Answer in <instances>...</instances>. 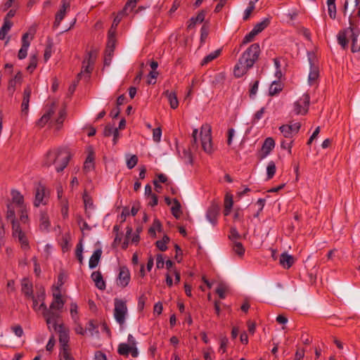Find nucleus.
<instances>
[{
	"instance_id": "obj_13",
	"label": "nucleus",
	"mask_w": 360,
	"mask_h": 360,
	"mask_svg": "<svg viewBox=\"0 0 360 360\" xmlns=\"http://www.w3.org/2000/svg\"><path fill=\"white\" fill-rule=\"evenodd\" d=\"M275 147V141L273 138H266L262 146L261 153L259 155V159L265 158Z\"/></svg>"
},
{
	"instance_id": "obj_16",
	"label": "nucleus",
	"mask_w": 360,
	"mask_h": 360,
	"mask_svg": "<svg viewBox=\"0 0 360 360\" xmlns=\"http://www.w3.org/2000/svg\"><path fill=\"white\" fill-rule=\"evenodd\" d=\"M91 278L95 283V285L96 288H98L99 290H103L105 289V282L103 280L102 274L99 271H94L91 275Z\"/></svg>"
},
{
	"instance_id": "obj_58",
	"label": "nucleus",
	"mask_w": 360,
	"mask_h": 360,
	"mask_svg": "<svg viewBox=\"0 0 360 360\" xmlns=\"http://www.w3.org/2000/svg\"><path fill=\"white\" fill-rule=\"evenodd\" d=\"M147 300V297L145 295H141L139 297L138 300V309L139 311H142L144 309L146 302Z\"/></svg>"
},
{
	"instance_id": "obj_25",
	"label": "nucleus",
	"mask_w": 360,
	"mask_h": 360,
	"mask_svg": "<svg viewBox=\"0 0 360 360\" xmlns=\"http://www.w3.org/2000/svg\"><path fill=\"white\" fill-rule=\"evenodd\" d=\"M283 87V84L280 81H274L269 89V96H275L280 93Z\"/></svg>"
},
{
	"instance_id": "obj_10",
	"label": "nucleus",
	"mask_w": 360,
	"mask_h": 360,
	"mask_svg": "<svg viewBox=\"0 0 360 360\" xmlns=\"http://www.w3.org/2000/svg\"><path fill=\"white\" fill-rule=\"evenodd\" d=\"M301 127L300 122H295L290 124H283L279 127V130L285 138L292 139L297 134Z\"/></svg>"
},
{
	"instance_id": "obj_44",
	"label": "nucleus",
	"mask_w": 360,
	"mask_h": 360,
	"mask_svg": "<svg viewBox=\"0 0 360 360\" xmlns=\"http://www.w3.org/2000/svg\"><path fill=\"white\" fill-rule=\"evenodd\" d=\"M82 252H83V245H82V241L81 240L77 243V245L76 246V250H75L76 257L80 264H82V262H83Z\"/></svg>"
},
{
	"instance_id": "obj_1",
	"label": "nucleus",
	"mask_w": 360,
	"mask_h": 360,
	"mask_svg": "<svg viewBox=\"0 0 360 360\" xmlns=\"http://www.w3.org/2000/svg\"><path fill=\"white\" fill-rule=\"evenodd\" d=\"M52 295L53 301L49 308L46 307L44 302L40 304V308L43 309L42 314L48 328H50V325H52L54 330L59 333V342L61 347L60 360H68V332L65 325L60 321V314L65 301L62 297L59 286L52 287Z\"/></svg>"
},
{
	"instance_id": "obj_7",
	"label": "nucleus",
	"mask_w": 360,
	"mask_h": 360,
	"mask_svg": "<svg viewBox=\"0 0 360 360\" xmlns=\"http://www.w3.org/2000/svg\"><path fill=\"white\" fill-rule=\"evenodd\" d=\"M114 316L116 321L122 326L125 322L126 315L127 314V307L126 302L122 300L115 299Z\"/></svg>"
},
{
	"instance_id": "obj_52",
	"label": "nucleus",
	"mask_w": 360,
	"mask_h": 360,
	"mask_svg": "<svg viewBox=\"0 0 360 360\" xmlns=\"http://www.w3.org/2000/svg\"><path fill=\"white\" fill-rule=\"evenodd\" d=\"M257 35V34L256 33V31H255L254 30H252L248 34H247L245 37L243 38V44H248L249 42H251L255 37Z\"/></svg>"
},
{
	"instance_id": "obj_20",
	"label": "nucleus",
	"mask_w": 360,
	"mask_h": 360,
	"mask_svg": "<svg viewBox=\"0 0 360 360\" xmlns=\"http://www.w3.org/2000/svg\"><path fill=\"white\" fill-rule=\"evenodd\" d=\"M63 3L61 8L56 14L55 21L53 25V29H56L60 25V22L64 19L65 14H66L67 6H66L65 0H63Z\"/></svg>"
},
{
	"instance_id": "obj_34",
	"label": "nucleus",
	"mask_w": 360,
	"mask_h": 360,
	"mask_svg": "<svg viewBox=\"0 0 360 360\" xmlns=\"http://www.w3.org/2000/svg\"><path fill=\"white\" fill-rule=\"evenodd\" d=\"M12 200L13 203L22 207L24 202V197L21 193L15 190L11 191Z\"/></svg>"
},
{
	"instance_id": "obj_40",
	"label": "nucleus",
	"mask_w": 360,
	"mask_h": 360,
	"mask_svg": "<svg viewBox=\"0 0 360 360\" xmlns=\"http://www.w3.org/2000/svg\"><path fill=\"white\" fill-rule=\"evenodd\" d=\"M276 171V167L274 161H270L266 167V179H271Z\"/></svg>"
},
{
	"instance_id": "obj_9",
	"label": "nucleus",
	"mask_w": 360,
	"mask_h": 360,
	"mask_svg": "<svg viewBox=\"0 0 360 360\" xmlns=\"http://www.w3.org/2000/svg\"><path fill=\"white\" fill-rule=\"evenodd\" d=\"M12 233L13 236L18 239L23 250H28L30 248L26 233L22 229L19 224H13V226H12Z\"/></svg>"
},
{
	"instance_id": "obj_50",
	"label": "nucleus",
	"mask_w": 360,
	"mask_h": 360,
	"mask_svg": "<svg viewBox=\"0 0 360 360\" xmlns=\"http://www.w3.org/2000/svg\"><path fill=\"white\" fill-rule=\"evenodd\" d=\"M138 162V158L136 155H132L127 160V166L129 169L134 168Z\"/></svg>"
},
{
	"instance_id": "obj_24",
	"label": "nucleus",
	"mask_w": 360,
	"mask_h": 360,
	"mask_svg": "<svg viewBox=\"0 0 360 360\" xmlns=\"http://www.w3.org/2000/svg\"><path fill=\"white\" fill-rule=\"evenodd\" d=\"M50 226L49 217L46 212H41L39 217V228L41 230L47 231Z\"/></svg>"
},
{
	"instance_id": "obj_17",
	"label": "nucleus",
	"mask_w": 360,
	"mask_h": 360,
	"mask_svg": "<svg viewBox=\"0 0 360 360\" xmlns=\"http://www.w3.org/2000/svg\"><path fill=\"white\" fill-rule=\"evenodd\" d=\"M294 262L295 258L293 256L288 255L286 252H283L281 255L279 263L284 269H288L290 268L293 265Z\"/></svg>"
},
{
	"instance_id": "obj_38",
	"label": "nucleus",
	"mask_w": 360,
	"mask_h": 360,
	"mask_svg": "<svg viewBox=\"0 0 360 360\" xmlns=\"http://www.w3.org/2000/svg\"><path fill=\"white\" fill-rule=\"evenodd\" d=\"M162 224L160 221V220L155 219L153 221V225L149 228L148 229V233L152 237H156V233L155 230H158V231H161Z\"/></svg>"
},
{
	"instance_id": "obj_15",
	"label": "nucleus",
	"mask_w": 360,
	"mask_h": 360,
	"mask_svg": "<svg viewBox=\"0 0 360 360\" xmlns=\"http://www.w3.org/2000/svg\"><path fill=\"white\" fill-rule=\"evenodd\" d=\"M31 93L32 88L30 85H27L24 89L22 102L21 104V111L25 115H27L28 112Z\"/></svg>"
},
{
	"instance_id": "obj_41",
	"label": "nucleus",
	"mask_w": 360,
	"mask_h": 360,
	"mask_svg": "<svg viewBox=\"0 0 360 360\" xmlns=\"http://www.w3.org/2000/svg\"><path fill=\"white\" fill-rule=\"evenodd\" d=\"M6 218L11 221L12 226H13V224H19L15 220V210L12 205H8L7 207Z\"/></svg>"
},
{
	"instance_id": "obj_59",
	"label": "nucleus",
	"mask_w": 360,
	"mask_h": 360,
	"mask_svg": "<svg viewBox=\"0 0 360 360\" xmlns=\"http://www.w3.org/2000/svg\"><path fill=\"white\" fill-rule=\"evenodd\" d=\"M292 143H293V140H291L290 142L283 141H281V146L283 149H287L288 151V153L291 154Z\"/></svg>"
},
{
	"instance_id": "obj_32",
	"label": "nucleus",
	"mask_w": 360,
	"mask_h": 360,
	"mask_svg": "<svg viewBox=\"0 0 360 360\" xmlns=\"http://www.w3.org/2000/svg\"><path fill=\"white\" fill-rule=\"evenodd\" d=\"M347 31H349V30L347 29L345 30H342L338 33V34L337 36L338 44L340 45H341V46L344 49L347 46V44H348V40L347 38Z\"/></svg>"
},
{
	"instance_id": "obj_43",
	"label": "nucleus",
	"mask_w": 360,
	"mask_h": 360,
	"mask_svg": "<svg viewBox=\"0 0 360 360\" xmlns=\"http://www.w3.org/2000/svg\"><path fill=\"white\" fill-rule=\"evenodd\" d=\"M131 346L126 343H121L118 346L117 352L122 356H128L129 354Z\"/></svg>"
},
{
	"instance_id": "obj_49",
	"label": "nucleus",
	"mask_w": 360,
	"mask_h": 360,
	"mask_svg": "<svg viewBox=\"0 0 360 360\" xmlns=\"http://www.w3.org/2000/svg\"><path fill=\"white\" fill-rule=\"evenodd\" d=\"M77 305L76 303H71L70 304V314L72 319H73L75 323L77 322L79 319L78 312H77Z\"/></svg>"
},
{
	"instance_id": "obj_60",
	"label": "nucleus",
	"mask_w": 360,
	"mask_h": 360,
	"mask_svg": "<svg viewBox=\"0 0 360 360\" xmlns=\"http://www.w3.org/2000/svg\"><path fill=\"white\" fill-rule=\"evenodd\" d=\"M11 329L15 335L18 338H21L24 334L22 328L20 325L13 326Z\"/></svg>"
},
{
	"instance_id": "obj_47",
	"label": "nucleus",
	"mask_w": 360,
	"mask_h": 360,
	"mask_svg": "<svg viewBox=\"0 0 360 360\" xmlns=\"http://www.w3.org/2000/svg\"><path fill=\"white\" fill-rule=\"evenodd\" d=\"M22 292L26 297H30L32 296V284L29 283H23L22 284Z\"/></svg>"
},
{
	"instance_id": "obj_11",
	"label": "nucleus",
	"mask_w": 360,
	"mask_h": 360,
	"mask_svg": "<svg viewBox=\"0 0 360 360\" xmlns=\"http://www.w3.org/2000/svg\"><path fill=\"white\" fill-rule=\"evenodd\" d=\"M354 25V21L353 20H349V27L347 28V30H349L351 32V37H352V48L351 51L353 53H356L360 51V32L359 31H355L354 28L353 27Z\"/></svg>"
},
{
	"instance_id": "obj_30",
	"label": "nucleus",
	"mask_w": 360,
	"mask_h": 360,
	"mask_svg": "<svg viewBox=\"0 0 360 360\" xmlns=\"http://www.w3.org/2000/svg\"><path fill=\"white\" fill-rule=\"evenodd\" d=\"M233 196L231 194H226L225 198H224V214L225 216H228L231 210L233 207Z\"/></svg>"
},
{
	"instance_id": "obj_35",
	"label": "nucleus",
	"mask_w": 360,
	"mask_h": 360,
	"mask_svg": "<svg viewBox=\"0 0 360 360\" xmlns=\"http://www.w3.org/2000/svg\"><path fill=\"white\" fill-rule=\"evenodd\" d=\"M270 24L269 18H264L262 22L257 23L252 30L256 31V33L258 34L261 32H262L266 27L269 26Z\"/></svg>"
},
{
	"instance_id": "obj_18",
	"label": "nucleus",
	"mask_w": 360,
	"mask_h": 360,
	"mask_svg": "<svg viewBox=\"0 0 360 360\" xmlns=\"http://www.w3.org/2000/svg\"><path fill=\"white\" fill-rule=\"evenodd\" d=\"M162 95L167 98L171 108L176 109L178 108L179 101L177 98L176 93L175 91L166 90L163 92Z\"/></svg>"
},
{
	"instance_id": "obj_4",
	"label": "nucleus",
	"mask_w": 360,
	"mask_h": 360,
	"mask_svg": "<svg viewBox=\"0 0 360 360\" xmlns=\"http://www.w3.org/2000/svg\"><path fill=\"white\" fill-rule=\"evenodd\" d=\"M96 56V53L91 51L89 53L88 58L83 61L82 70L77 74V78L72 82V85L69 86V94H73L82 76H84L86 79L90 77Z\"/></svg>"
},
{
	"instance_id": "obj_56",
	"label": "nucleus",
	"mask_w": 360,
	"mask_h": 360,
	"mask_svg": "<svg viewBox=\"0 0 360 360\" xmlns=\"http://www.w3.org/2000/svg\"><path fill=\"white\" fill-rule=\"evenodd\" d=\"M208 34V27L204 25L200 30V41L202 43L204 42L205 40L207 39Z\"/></svg>"
},
{
	"instance_id": "obj_14",
	"label": "nucleus",
	"mask_w": 360,
	"mask_h": 360,
	"mask_svg": "<svg viewBox=\"0 0 360 360\" xmlns=\"http://www.w3.org/2000/svg\"><path fill=\"white\" fill-rule=\"evenodd\" d=\"M219 213V207L216 204H212L207 210L206 218L213 226L217 223Z\"/></svg>"
},
{
	"instance_id": "obj_48",
	"label": "nucleus",
	"mask_w": 360,
	"mask_h": 360,
	"mask_svg": "<svg viewBox=\"0 0 360 360\" xmlns=\"http://www.w3.org/2000/svg\"><path fill=\"white\" fill-rule=\"evenodd\" d=\"M37 66V58L35 55L31 56L27 70L32 73Z\"/></svg>"
},
{
	"instance_id": "obj_46",
	"label": "nucleus",
	"mask_w": 360,
	"mask_h": 360,
	"mask_svg": "<svg viewBox=\"0 0 360 360\" xmlns=\"http://www.w3.org/2000/svg\"><path fill=\"white\" fill-rule=\"evenodd\" d=\"M114 50L105 49V56H104V65H110L113 56Z\"/></svg>"
},
{
	"instance_id": "obj_55",
	"label": "nucleus",
	"mask_w": 360,
	"mask_h": 360,
	"mask_svg": "<svg viewBox=\"0 0 360 360\" xmlns=\"http://www.w3.org/2000/svg\"><path fill=\"white\" fill-rule=\"evenodd\" d=\"M126 15H127V11H126L124 13H122V11H120L113 20L112 24L111 25L112 26V28L117 27L119 23L120 22L122 17Z\"/></svg>"
},
{
	"instance_id": "obj_45",
	"label": "nucleus",
	"mask_w": 360,
	"mask_h": 360,
	"mask_svg": "<svg viewBox=\"0 0 360 360\" xmlns=\"http://www.w3.org/2000/svg\"><path fill=\"white\" fill-rule=\"evenodd\" d=\"M139 1V0H127L123 9L122 10V13H124L128 11H131L136 7Z\"/></svg>"
},
{
	"instance_id": "obj_39",
	"label": "nucleus",
	"mask_w": 360,
	"mask_h": 360,
	"mask_svg": "<svg viewBox=\"0 0 360 360\" xmlns=\"http://www.w3.org/2000/svg\"><path fill=\"white\" fill-rule=\"evenodd\" d=\"M169 238L165 235L162 240H157L155 243L156 247L160 250V251H165L167 249V244L169 242Z\"/></svg>"
},
{
	"instance_id": "obj_22",
	"label": "nucleus",
	"mask_w": 360,
	"mask_h": 360,
	"mask_svg": "<svg viewBox=\"0 0 360 360\" xmlns=\"http://www.w3.org/2000/svg\"><path fill=\"white\" fill-rule=\"evenodd\" d=\"M102 255L101 249L96 250L93 255L91 256L89 262V266L90 269H94L98 264L99 260Z\"/></svg>"
},
{
	"instance_id": "obj_37",
	"label": "nucleus",
	"mask_w": 360,
	"mask_h": 360,
	"mask_svg": "<svg viewBox=\"0 0 360 360\" xmlns=\"http://www.w3.org/2000/svg\"><path fill=\"white\" fill-rule=\"evenodd\" d=\"M221 51V49H217V50L214 51V52L206 56L202 60L201 65H205L209 63L210 62L212 61L214 59L217 58L220 55Z\"/></svg>"
},
{
	"instance_id": "obj_31",
	"label": "nucleus",
	"mask_w": 360,
	"mask_h": 360,
	"mask_svg": "<svg viewBox=\"0 0 360 360\" xmlns=\"http://www.w3.org/2000/svg\"><path fill=\"white\" fill-rule=\"evenodd\" d=\"M56 191H57L58 199L61 201L62 214L63 216H65L68 214V207L66 206L65 203H63V201H62V198H63V186L60 184H58L56 186Z\"/></svg>"
},
{
	"instance_id": "obj_51",
	"label": "nucleus",
	"mask_w": 360,
	"mask_h": 360,
	"mask_svg": "<svg viewBox=\"0 0 360 360\" xmlns=\"http://www.w3.org/2000/svg\"><path fill=\"white\" fill-rule=\"evenodd\" d=\"M162 129L158 127L153 130V139L155 142L158 143L161 140Z\"/></svg>"
},
{
	"instance_id": "obj_53",
	"label": "nucleus",
	"mask_w": 360,
	"mask_h": 360,
	"mask_svg": "<svg viewBox=\"0 0 360 360\" xmlns=\"http://www.w3.org/2000/svg\"><path fill=\"white\" fill-rule=\"evenodd\" d=\"M65 116H66V112H65V110L59 112L58 117L57 118V120L56 121L57 129H60V127L65 119Z\"/></svg>"
},
{
	"instance_id": "obj_19",
	"label": "nucleus",
	"mask_w": 360,
	"mask_h": 360,
	"mask_svg": "<svg viewBox=\"0 0 360 360\" xmlns=\"http://www.w3.org/2000/svg\"><path fill=\"white\" fill-rule=\"evenodd\" d=\"M94 159L95 154L93 148L90 147L89 148V153L84 163V169L86 171L92 170L94 168Z\"/></svg>"
},
{
	"instance_id": "obj_57",
	"label": "nucleus",
	"mask_w": 360,
	"mask_h": 360,
	"mask_svg": "<svg viewBox=\"0 0 360 360\" xmlns=\"http://www.w3.org/2000/svg\"><path fill=\"white\" fill-rule=\"evenodd\" d=\"M28 47L27 45L22 46L18 51V57L20 60L24 59L27 57Z\"/></svg>"
},
{
	"instance_id": "obj_64",
	"label": "nucleus",
	"mask_w": 360,
	"mask_h": 360,
	"mask_svg": "<svg viewBox=\"0 0 360 360\" xmlns=\"http://www.w3.org/2000/svg\"><path fill=\"white\" fill-rule=\"evenodd\" d=\"M328 15L330 16V18L331 19H335L336 18V6L335 5H333V6H328Z\"/></svg>"
},
{
	"instance_id": "obj_6",
	"label": "nucleus",
	"mask_w": 360,
	"mask_h": 360,
	"mask_svg": "<svg viewBox=\"0 0 360 360\" xmlns=\"http://www.w3.org/2000/svg\"><path fill=\"white\" fill-rule=\"evenodd\" d=\"M201 145L203 150L211 154L213 152V146L212 142L211 127L205 124L201 127L200 129Z\"/></svg>"
},
{
	"instance_id": "obj_12",
	"label": "nucleus",
	"mask_w": 360,
	"mask_h": 360,
	"mask_svg": "<svg viewBox=\"0 0 360 360\" xmlns=\"http://www.w3.org/2000/svg\"><path fill=\"white\" fill-rule=\"evenodd\" d=\"M130 273L127 267L121 266L117 280V284L122 288H125L129 283Z\"/></svg>"
},
{
	"instance_id": "obj_5",
	"label": "nucleus",
	"mask_w": 360,
	"mask_h": 360,
	"mask_svg": "<svg viewBox=\"0 0 360 360\" xmlns=\"http://www.w3.org/2000/svg\"><path fill=\"white\" fill-rule=\"evenodd\" d=\"M34 195L33 205L34 207H38L48 204L50 198V191L41 182L39 181L34 184Z\"/></svg>"
},
{
	"instance_id": "obj_61",
	"label": "nucleus",
	"mask_w": 360,
	"mask_h": 360,
	"mask_svg": "<svg viewBox=\"0 0 360 360\" xmlns=\"http://www.w3.org/2000/svg\"><path fill=\"white\" fill-rule=\"evenodd\" d=\"M165 262L164 261L163 257L161 254H158L156 256V267L158 269H162L164 267Z\"/></svg>"
},
{
	"instance_id": "obj_54",
	"label": "nucleus",
	"mask_w": 360,
	"mask_h": 360,
	"mask_svg": "<svg viewBox=\"0 0 360 360\" xmlns=\"http://www.w3.org/2000/svg\"><path fill=\"white\" fill-rule=\"evenodd\" d=\"M229 238L233 243L234 241H237V240L240 238V235L239 234L236 228L232 227L231 229Z\"/></svg>"
},
{
	"instance_id": "obj_2",
	"label": "nucleus",
	"mask_w": 360,
	"mask_h": 360,
	"mask_svg": "<svg viewBox=\"0 0 360 360\" xmlns=\"http://www.w3.org/2000/svg\"><path fill=\"white\" fill-rule=\"evenodd\" d=\"M260 53L259 45L257 43L252 44L243 53L238 62L234 67L233 73L237 77L244 75L247 71L253 66L258 59Z\"/></svg>"
},
{
	"instance_id": "obj_36",
	"label": "nucleus",
	"mask_w": 360,
	"mask_h": 360,
	"mask_svg": "<svg viewBox=\"0 0 360 360\" xmlns=\"http://www.w3.org/2000/svg\"><path fill=\"white\" fill-rule=\"evenodd\" d=\"M232 249L235 254L239 257H243L245 253V248L243 244L238 241H234L232 245Z\"/></svg>"
},
{
	"instance_id": "obj_63",
	"label": "nucleus",
	"mask_w": 360,
	"mask_h": 360,
	"mask_svg": "<svg viewBox=\"0 0 360 360\" xmlns=\"http://www.w3.org/2000/svg\"><path fill=\"white\" fill-rule=\"evenodd\" d=\"M304 349L298 348L295 354L293 360H304Z\"/></svg>"
},
{
	"instance_id": "obj_21",
	"label": "nucleus",
	"mask_w": 360,
	"mask_h": 360,
	"mask_svg": "<svg viewBox=\"0 0 360 360\" xmlns=\"http://www.w3.org/2000/svg\"><path fill=\"white\" fill-rule=\"evenodd\" d=\"M205 15H206V13H205V11H203V10L200 11L198 13L197 16L192 17L189 20L187 28L189 29V30L192 29V28H193L195 26V25L197 23L202 22L204 21V20H205Z\"/></svg>"
},
{
	"instance_id": "obj_42",
	"label": "nucleus",
	"mask_w": 360,
	"mask_h": 360,
	"mask_svg": "<svg viewBox=\"0 0 360 360\" xmlns=\"http://www.w3.org/2000/svg\"><path fill=\"white\" fill-rule=\"evenodd\" d=\"M259 0H251L249 4L248 8L245 10L243 20H247L249 18L252 12L254 11L255 6V4Z\"/></svg>"
},
{
	"instance_id": "obj_8",
	"label": "nucleus",
	"mask_w": 360,
	"mask_h": 360,
	"mask_svg": "<svg viewBox=\"0 0 360 360\" xmlns=\"http://www.w3.org/2000/svg\"><path fill=\"white\" fill-rule=\"evenodd\" d=\"M310 97L308 94H304L294 103L293 111L296 115H306L309 110Z\"/></svg>"
},
{
	"instance_id": "obj_3",
	"label": "nucleus",
	"mask_w": 360,
	"mask_h": 360,
	"mask_svg": "<svg viewBox=\"0 0 360 360\" xmlns=\"http://www.w3.org/2000/svg\"><path fill=\"white\" fill-rule=\"evenodd\" d=\"M41 165L44 167L53 165L58 173L63 172L68 166V150L64 148L48 151L41 160Z\"/></svg>"
},
{
	"instance_id": "obj_62",
	"label": "nucleus",
	"mask_w": 360,
	"mask_h": 360,
	"mask_svg": "<svg viewBox=\"0 0 360 360\" xmlns=\"http://www.w3.org/2000/svg\"><path fill=\"white\" fill-rule=\"evenodd\" d=\"M174 248L176 250V255L174 258L178 262H181L182 259V250L179 245H178L177 244H175Z\"/></svg>"
},
{
	"instance_id": "obj_23",
	"label": "nucleus",
	"mask_w": 360,
	"mask_h": 360,
	"mask_svg": "<svg viewBox=\"0 0 360 360\" xmlns=\"http://www.w3.org/2000/svg\"><path fill=\"white\" fill-rule=\"evenodd\" d=\"M54 113L53 108H50L47 112H46L37 121V125L42 128L50 120L52 115Z\"/></svg>"
},
{
	"instance_id": "obj_33",
	"label": "nucleus",
	"mask_w": 360,
	"mask_h": 360,
	"mask_svg": "<svg viewBox=\"0 0 360 360\" xmlns=\"http://www.w3.org/2000/svg\"><path fill=\"white\" fill-rule=\"evenodd\" d=\"M311 64V70L309 74L308 77V82L310 85H312L314 84V82L316 81L319 76V70L316 67H312V64L310 62Z\"/></svg>"
},
{
	"instance_id": "obj_26",
	"label": "nucleus",
	"mask_w": 360,
	"mask_h": 360,
	"mask_svg": "<svg viewBox=\"0 0 360 360\" xmlns=\"http://www.w3.org/2000/svg\"><path fill=\"white\" fill-rule=\"evenodd\" d=\"M22 82V75L20 72H18L14 77V78L11 79L8 83V90L12 91L13 92L15 90L16 85L20 84Z\"/></svg>"
},
{
	"instance_id": "obj_27",
	"label": "nucleus",
	"mask_w": 360,
	"mask_h": 360,
	"mask_svg": "<svg viewBox=\"0 0 360 360\" xmlns=\"http://www.w3.org/2000/svg\"><path fill=\"white\" fill-rule=\"evenodd\" d=\"M181 203L176 198L173 199V206L171 207V212L176 219H179L182 214Z\"/></svg>"
},
{
	"instance_id": "obj_29",
	"label": "nucleus",
	"mask_w": 360,
	"mask_h": 360,
	"mask_svg": "<svg viewBox=\"0 0 360 360\" xmlns=\"http://www.w3.org/2000/svg\"><path fill=\"white\" fill-rule=\"evenodd\" d=\"M85 213L88 218H90V210L94 209L92 199L85 193L83 195Z\"/></svg>"
},
{
	"instance_id": "obj_28",
	"label": "nucleus",
	"mask_w": 360,
	"mask_h": 360,
	"mask_svg": "<svg viewBox=\"0 0 360 360\" xmlns=\"http://www.w3.org/2000/svg\"><path fill=\"white\" fill-rule=\"evenodd\" d=\"M13 26V22L10 20L4 19V24L0 29V39L3 40L6 38L7 33Z\"/></svg>"
}]
</instances>
